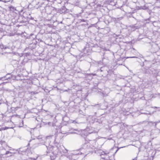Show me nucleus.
<instances>
[{"label":"nucleus","mask_w":160,"mask_h":160,"mask_svg":"<svg viewBox=\"0 0 160 160\" xmlns=\"http://www.w3.org/2000/svg\"><path fill=\"white\" fill-rule=\"evenodd\" d=\"M108 153H109V152L108 151H106V152L103 151L101 155H105L107 156V154Z\"/></svg>","instance_id":"f257e3e1"},{"label":"nucleus","mask_w":160,"mask_h":160,"mask_svg":"<svg viewBox=\"0 0 160 160\" xmlns=\"http://www.w3.org/2000/svg\"><path fill=\"white\" fill-rule=\"evenodd\" d=\"M9 8L10 9V10H16V8L12 6H10L9 7Z\"/></svg>","instance_id":"f03ea898"},{"label":"nucleus","mask_w":160,"mask_h":160,"mask_svg":"<svg viewBox=\"0 0 160 160\" xmlns=\"http://www.w3.org/2000/svg\"><path fill=\"white\" fill-rule=\"evenodd\" d=\"M9 128L8 127H5L3 128H2L0 129V131H2V130H5L6 129H8Z\"/></svg>","instance_id":"7ed1b4c3"},{"label":"nucleus","mask_w":160,"mask_h":160,"mask_svg":"<svg viewBox=\"0 0 160 160\" xmlns=\"http://www.w3.org/2000/svg\"><path fill=\"white\" fill-rule=\"evenodd\" d=\"M11 154L12 153L8 151H7L6 152V153H5V154L6 155H7L8 154ZM11 155H10V156Z\"/></svg>","instance_id":"20e7f679"},{"label":"nucleus","mask_w":160,"mask_h":160,"mask_svg":"<svg viewBox=\"0 0 160 160\" xmlns=\"http://www.w3.org/2000/svg\"><path fill=\"white\" fill-rule=\"evenodd\" d=\"M82 22H85V20H82Z\"/></svg>","instance_id":"39448f33"},{"label":"nucleus","mask_w":160,"mask_h":160,"mask_svg":"<svg viewBox=\"0 0 160 160\" xmlns=\"http://www.w3.org/2000/svg\"><path fill=\"white\" fill-rule=\"evenodd\" d=\"M83 150H84L83 149H82L81 150V151H82Z\"/></svg>","instance_id":"423d86ee"},{"label":"nucleus","mask_w":160,"mask_h":160,"mask_svg":"<svg viewBox=\"0 0 160 160\" xmlns=\"http://www.w3.org/2000/svg\"><path fill=\"white\" fill-rule=\"evenodd\" d=\"M160 122V121H158V122Z\"/></svg>","instance_id":"0eeeda50"},{"label":"nucleus","mask_w":160,"mask_h":160,"mask_svg":"<svg viewBox=\"0 0 160 160\" xmlns=\"http://www.w3.org/2000/svg\"><path fill=\"white\" fill-rule=\"evenodd\" d=\"M155 108H157V107H155Z\"/></svg>","instance_id":"6e6552de"}]
</instances>
